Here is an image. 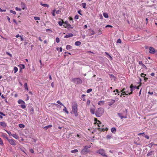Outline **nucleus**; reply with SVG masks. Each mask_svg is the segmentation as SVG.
Returning <instances> with one entry per match:
<instances>
[{"label": "nucleus", "instance_id": "f257e3e1", "mask_svg": "<svg viewBox=\"0 0 157 157\" xmlns=\"http://www.w3.org/2000/svg\"><path fill=\"white\" fill-rule=\"evenodd\" d=\"M77 107L78 104L77 102L75 101H74L72 103V111L73 113H74L75 116L77 117L78 116V114L77 113Z\"/></svg>", "mask_w": 157, "mask_h": 157}, {"label": "nucleus", "instance_id": "f03ea898", "mask_svg": "<svg viewBox=\"0 0 157 157\" xmlns=\"http://www.w3.org/2000/svg\"><path fill=\"white\" fill-rule=\"evenodd\" d=\"M103 113V109L101 108H99L97 109L95 114L97 117H101Z\"/></svg>", "mask_w": 157, "mask_h": 157}, {"label": "nucleus", "instance_id": "7ed1b4c3", "mask_svg": "<svg viewBox=\"0 0 157 157\" xmlns=\"http://www.w3.org/2000/svg\"><path fill=\"white\" fill-rule=\"evenodd\" d=\"M96 152L101 155L103 156L106 157L107 156L105 153V151L103 149H100L96 151Z\"/></svg>", "mask_w": 157, "mask_h": 157}, {"label": "nucleus", "instance_id": "20e7f679", "mask_svg": "<svg viewBox=\"0 0 157 157\" xmlns=\"http://www.w3.org/2000/svg\"><path fill=\"white\" fill-rule=\"evenodd\" d=\"M72 81L77 84H80L82 83V80L79 78H75L72 79Z\"/></svg>", "mask_w": 157, "mask_h": 157}, {"label": "nucleus", "instance_id": "39448f33", "mask_svg": "<svg viewBox=\"0 0 157 157\" xmlns=\"http://www.w3.org/2000/svg\"><path fill=\"white\" fill-rule=\"evenodd\" d=\"M90 146H86L84 148L82 149L81 152V154H85L89 152L88 148H90Z\"/></svg>", "mask_w": 157, "mask_h": 157}, {"label": "nucleus", "instance_id": "423d86ee", "mask_svg": "<svg viewBox=\"0 0 157 157\" xmlns=\"http://www.w3.org/2000/svg\"><path fill=\"white\" fill-rule=\"evenodd\" d=\"M8 141L9 143L13 146H15L16 145V141L13 139H9Z\"/></svg>", "mask_w": 157, "mask_h": 157}, {"label": "nucleus", "instance_id": "0eeeda50", "mask_svg": "<svg viewBox=\"0 0 157 157\" xmlns=\"http://www.w3.org/2000/svg\"><path fill=\"white\" fill-rule=\"evenodd\" d=\"M128 111L127 109H125V116L122 115V114L120 113H118L117 114L118 116L121 118V119H122L123 118H127V114Z\"/></svg>", "mask_w": 157, "mask_h": 157}, {"label": "nucleus", "instance_id": "6e6552de", "mask_svg": "<svg viewBox=\"0 0 157 157\" xmlns=\"http://www.w3.org/2000/svg\"><path fill=\"white\" fill-rule=\"evenodd\" d=\"M130 91L131 92L128 93V94L129 95L132 94V93L133 91L136 88H137V86H133L132 84H131L130 86Z\"/></svg>", "mask_w": 157, "mask_h": 157}, {"label": "nucleus", "instance_id": "1a4fd4ad", "mask_svg": "<svg viewBox=\"0 0 157 157\" xmlns=\"http://www.w3.org/2000/svg\"><path fill=\"white\" fill-rule=\"evenodd\" d=\"M149 53L151 54H154L156 52L155 49L153 47H151L149 48Z\"/></svg>", "mask_w": 157, "mask_h": 157}, {"label": "nucleus", "instance_id": "9d476101", "mask_svg": "<svg viewBox=\"0 0 157 157\" xmlns=\"http://www.w3.org/2000/svg\"><path fill=\"white\" fill-rule=\"evenodd\" d=\"M88 30L89 33L87 34L88 36H92L95 34L94 31L92 29H90Z\"/></svg>", "mask_w": 157, "mask_h": 157}, {"label": "nucleus", "instance_id": "9b49d317", "mask_svg": "<svg viewBox=\"0 0 157 157\" xmlns=\"http://www.w3.org/2000/svg\"><path fill=\"white\" fill-rule=\"evenodd\" d=\"M63 26L65 28H67L68 29H72L73 27H72L71 25L70 24H67V25H63Z\"/></svg>", "mask_w": 157, "mask_h": 157}, {"label": "nucleus", "instance_id": "f8f14e48", "mask_svg": "<svg viewBox=\"0 0 157 157\" xmlns=\"http://www.w3.org/2000/svg\"><path fill=\"white\" fill-rule=\"evenodd\" d=\"M73 36V35L72 33H69L67 34H66V35L64 36V37L65 38H68L70 37Z\"/></svg>", "mask_w": 157, "mask_h": 157}, {"label": "nucleus", "instance_id": "ddd939ff", "mask_svg": "<svg viewBox=\"0 0 157 157\" xmlns=\"http://www.w3.org/2000/svg\"><path fill=\"white\" fill-rule=\"evenodd\" d=\"M21 6L23 10L27 9L25 4L23 2H21Z\"/></svg>", "mask_w": 157, "mask_h": 157}, {"label": "nucleus", "instance_id": "4468645a", "mask_svg": "<svg viewBox=\"0 0 157 157\" xmlns=\"http://www.w3.org/2000/svg\"><path fill=\"white\" fill-rule=\"evenodd\" d=\"M96 119H97L95 118V123L96 124H98V126L99 127H101V122L97 120L96 121V120H95Z\"/></svg>", "mask_w": 157, "mask_h": 157}, {"label": "nucleus", "instance_id": "2eb2a0df", "mask_svg": "<svg viewBox=\"0 0 157 157\" xmlns=\"http://www.w3.org/2000/svg\"><path fill=\"white\" fill-rule=\"evenodd\" d=\"M0 125L2 126L3 127H6V124L5 122L3 121L0 122Z\"/></svg>", "mask_w": 157, "mask_h": 157}, {"label": "nucleus", "instance_id": "dca6fc26", "mask_svg": "<svg viewBox=\"0 0 157 157\" xmlns=\"http://www.w3.org/2000/svg\"><path fill=\"white\" fill-rule=\"evenodd\" d=\"M115 102L114 100H111V101L108 102V105L109 106H111L113 105Z\"/></svg>", "mask_w": 157, "mask_h": 157}, {"label": "nucleus", "instance_id": "f3484780", "mask_svg": "<svg viewBox=\"0 0 157 157\" xmlns=\"http://www.w3.org/2000/svg\"><path fill=\"white\" fill-rule=\"evenodd\" d=\"M95 108H91L90 109V112L92 114H94L95 113Z\"/></svg>", "mask_w": 157, "mask_h": 157}, {"label": "nucleus", "instance_id": "a211bd4d", "mask_svg": "<svg viewBox=\"0 0 157 157\" xmlns=\"http://www.w3.org/2000/svg\"><path fill=\"white\" fill-rule=\"evenodd\" d=\"M98 129H100V130H101L102 131H107L108 130V129L107 128H101V127H99Z\"/></svg>", "mask_w": 157, "mask_h": 157}, {"label": "nucleus", "instance_id": "6ab92c4d", "mask_svg": "<svg viewBox=\"0 0 157 157\" xmlns=\"http://www.w3.org/2000/svg\"><path fill=\"white\" fill-rule=\"evenodd\" d=\"M17 102L19 104H21V105L23 104H25V102L21 99H19L18 101Z\"/></svg>", "mask_w": 157, "mask_h": 157}, {"label": "nucleus", "instance_id": "aec40b11", "mask_svg": "<svg viewBox=\"0 0 157 157\" xmlns=\"http://www.w3.org/2000/svg\"><path fill=\"white\" fill-rule=\"evenodd\" d=\"M139 63L140 65L142 66L143 68H146V67L143 63L142 61H139Z\"/></svg>", "mask_w": 157, "mask_h": 157}, {"label": "nucleus", "instance_id": "412c9836", "mask_svg": "<svg viewBox=\"0 0 157 157\" xmlns=\"http://www.w3.org/2000/svg\"><path fill=\"white\" fill-rule=\"evenodd\" d=\"M29 109L30 110V112L31 113H33L34 112V109L32 106H30L29 107Z\"/></svg>", "mask_w": 157, "mask_h": 157}, {"label": "nucleus", "instance_id": "4be33fe9", "mask_svg": "<svg viewBox=\"0 0 157 157\" xmlns=\"http://www.w3.org/2000/svg\"><path fill=\"white\" fill-rule=\"evenodd\" d=\"M111 131L113 133H115L116 131V129L115 128L113 127L111 128Z\"/></svg>", "mask_w": 157, "mask_h": 157}, {"label": "nucleus", "instance_id": "5701e85b", "mask_svg": "<svg viewBox=\"0 0 157 157\" xmlns=\"http://www.w3.org/2000/svg\"><path fill=\"white\" fill-rule=\"evenodd\" d=\"M153 151H149L147 155V156H149L151 155H152L153 153Z\"/></svg>", "mask_w": 157, "mask_h": 157}, {"label": "nucleus", "instance_id": "b1692460", "mask_svg": "<svg viewBox=\"0 0 157 157\" xmlns=\"http://www.w3.org/2000/svg\"><path fill=\"white\" fill-rule=\"evenodd\" d=\"M2 136L4 138H5L7 140L9 139L7 137V135L6 133H3Z\"/></svg>", "mask_w": 157, "mask_h": 157}, {"label": "nucleus", "instance_id": "393cba45", "mask_svg": "<svg viewBox=\"0 0 157 157\" xmlns=\"http://www.w3.org/2000/svg\"><path fill=\"white\" fill-rule=\"evenodd\" d=\"M40 4L42 6L45 7H48L49 6L47 4H43L42 2L40 3Z\"/></svg>", "mask_w": 157, "mask_h": 157}, {"label": "nucleus", "instance_id": "a878e982", "mask_svg": "<svg viewBox=\"0 0 157 157\" xmlns=\"http://www.w3.org/2000/svg\"><path fill=\"white\" fill-rule=\"evenodd\" d=\"M63 106L64 107V109H63V111L65 112L67 114H68L69 112L67 110L66 107L64 105V106Z\"/></svg>", "mask_w": 157, "mask_h": 157}, {"label": "nucleus", "instance_id": "bb28decb", "mask_svg": "<svg viewBox=\"0 0 157 157\" xmlns=\"http://www.w3.org/2000/svg\"><path fill=\"white\" fill-rule=\"evenodd\" d=\"M24 87L25 90L28 91L29 89L28 87L27 84V83H25L24 84Z\"/></svg>", "mask_w": 157, "mask_h": 157}, {"label": "nucleus", "instance_id": "cd10ccee", "mask_svg": "<svg viewBox=\"0 0 157 157\" xmlns=\"http://www.w3.org/2000/svg\"><path fill=\"white\" fill-rule=\"evenodd\" d=\"M104 101H100L98 103V104L99 105H101L104 104Z\"/></svg>", "mask_w": 157, "mask_h": 157}, {"label": "nucleus", "instance_id": "c85d7f7f", "mask_svg": "<svg viewBox=\"0 0 157 157\" xmlns=\"http://www.w3.org/2000/svg\"><path fill=\"white\" fill-rule=\"evenodd\" d=\"M66 48L67 50L71 49L72 48V47L70 45H67L66 46Z\"/></svg>", "mask_w": 157, "mask_h": 157}, {"label": "nucleus", "instance_id": "c756f323", "mask_svg": "<svg viewBox=\"0 0 157 157\" xmlns=\"http://www.w3.org/2000/svg\"><path fill=\"white\" fill-rule=\"evenodd\" d=\"M12 136L16 139H17L18 138V136L16 134H13Z\"/></svg>", "mask_w": 157, "mask_h": 157}, {"label": "nucleus", "instance_id": "7c9ffc66", "mask_svg": "<svg viewBox=\"0 0 157 157\" xmlns=\"http://www.w3.org/2000/svg\"><path fill=\"white\" fill-rule=\"evenodd\" d=\"M81 43L79 41H77L75 42V44L76 46H79L81 45Z\"/></svg>", "mask_w": 157, "mask_h": 157}, {"label": "nucleus", "instance_id": "2f4dec72", "mask_svg": "<svg viewBox=\"0 0 157 157\" xmlns=\"http://www.w3.org/2000/svg\"><path fill=\"white\" fill-rule=\"evenodd\" d=\"M25 104H25H23L21 105V108L23 109H25L26 107Z\"/></svg>", "mask_w": 157, "mask_h": 157}, {"label": "nucleus", "instance_id": "473e14b6", "mask_svg": "<svg viewBox=\"0 0 157 157\" xmlns=\"http://www.w3.org/2000/svg\"><path fill=\"white\" fill-rule=\"evenodd\" d=\"M103 15L104 17L106 18H108L109 17L108 15L106 13H103Z\"/></svg>", "mask_w": 157, "mask_h": 157}, {"label": "nucleus", "instance_id": "72a5a7b5", "mask_svg": "<svg viewBox=\"0 0 157 157\" xmlns=\"http://www.w3.org/2000/svg\"><path fill=\"white\" fill-rule=\"evenodd\" d=\"M2 116H5L6 115L4 114L3 113L0 112V118L2 119Z\"/></svg>", "mask_w": 157, "mask_h": 157}, {"label": "nucleus", "instance_id": "f704fd0d", "mask_svg": "<svg viewBox=\"0 0 157 157\" xmlns=\"http://www.w3.org/2000/svg\"><path fill=\"white\" fill-rule=\"evenodd\" d=\"M52 127V125L51 124L49 125L48 126H46L44 127V128H46V129L48 128H50Z\"/></svg>", "mask_w": 157, "mask_h": 157}, {"label": "nucleus", "instance_id": "c9c22d12", "mask_svg": "<svg viewBox=\"0 0 157 157\" xmlns=\"http://www.w3.org/2000/svg\"><path fill=\"white\" fill-rule=\"evenodd\" d=\"M56 103L62 106H64V105L59 100L57 101Z\"/></svg>", "mask_w": 157, "mask_h": 157}, {"label": "nucleus", "instance_id": "e433bc0d", "mask_svg": "<svg viewBox=\"0 0 157 157\" xmlns=\"http://www.w3.org/2000/svg\"><path fill=\"white\" fill-rule=\"evenodd\" d=\"M86 4L85 3H83L82 4V6L84 8H86Z\"/></svg>", "mask_w": 157, "mask_h": 157}, {"label": "nucleus", "instance_id": "4c0bfd02", "mask_svg": "<svg viewBox=\"0 0 157 157\" xmlns=\"http://www.w3.org/2000/svg\"><path fill=\"white\" fill-rule=\"evenodd\" d=\"M85 94H82V96H81V97L83 99V100L84 101H85L86 100V98H85Z\"/></svg>", "mask_w": 157, "mask_h": 157}, {"label": "nucleus", "instance_id": "58836bf2", "mask_svg": "<svg viewBox=\"0 0 157 157\" xmlns=\"http://www.w3.org/2000/svg\"><path fill=\"white\" fill-rule=\"evenodd\" d=\"M78 151L77 149H75L71 151V152L72 153H75L77 152Z\"/></svg>", "mask_w": 157, "mask_h": 157}, {"label": "nucleus", "instance_id": "ea45409f", "mask_svg": "<svg viewBox=\"0 0 157 157\" xmlns=\"http://www.w3.org/2000/svg\"><path fill=\"white\" fill-rule=\"evenodd\" d=\"M17 71H18L17 68L16 67H14V73H16L17 72Z\"/></svg>", "mask_w": 157, "mask_h": 157}, {"label": "nucleus", "instance_id": "a19ab883", "mask_svg": "<svg viewBox=\"0 0 157 157\" xmlns=\"http://www.w3.org/2000/svg\"><path fill=\"white\" fill-rule=\"evenodd\" d=\"M19 126L21 128H24L25 127L24 125L22 124H19Z\"/></svg>", "mask_w": 157, "mask_h": 157}, {"label": "nucleus", "instance_id": "79ce46f5", "mask_svg": "<svg viewBox=\"0 0 157 157\" xmlns=\"http://www.w3.org/2000/svg\"><path fill=\"white\" fill-rule=\"evenodd\" d=\"M105 54H106V55L109 56V57H108V58H110L111 59H112V58L111 57V56L109 55V54L108 52H105Z\"/></svg>", "mask_w": 157, "mask_h": 157}, {"label": "nucleus", "instance_id": "37998d69", "mask_svg": "<svg viewBox=\"0 0 157 157\" xmlns=\"http://www.w3.org/2000/svg\"><path fill=\"white\" fill-rule=\"evenodd\" d=\"M19 66L21 67V69H24L25 67V65L22 64H20L19 65Z\"/></svg>", "mask_w": 157, "mask_h": 157}, {"label": "nucleus", "instance_id": "c03bdc74", "mask_svg": "<svg viewBox=\"0 0 157 157\" xmlns=\"http://www.w3.org/2000/svg\"><path fill=\"white\" fill-rule=\"evenodd\" d=\"M34 19L35 20H39L40 19V17H34Z\"/></svg>", "mask_w": 157, "mask_h": 157}, {"label": "nucleus", "instance_id": "a18cd8bd", "mask_svg": "<svg viewBox=\"0 0 157 157\" xmlns=\"http://www.w3.org/2000/svg\"><path fill=\"white\" fill-rule=\"evenodd\" d=\"M5 131L7 132V133L9 134V136H12V133L8 131L7 130H5Z\"/></svg>", "mask_w": 157, "mask_h": 157}, {"label": "nucleus", "instance_id": "49530a36", "mask_svg": "<svg viewBox=\"0 0 157 157\" xmlns=\"http://www.w3.org/2000/svg\"><path fill=\"white\" fill-rule=\"evenodd\" d=\"M154 144L153 143H151L149 144L148 146L150 148H151L152 147L153 145H154Z\"/></svg>", "mask_w": 157, "mask_h": 157}, {"label": "nucleus", "instance_id": "de8ad7c7", "mask_svg": "<svg viewBox=\"0 0 157 157\" xmlns=\"http://www.w3.org/2000/svg\"><path fill=\"white\" fill-rule=\"evenodd\" d=\"M10 13H12L14 14H16V12H15V11H13L12 10H10Z\"/></svg>", "mask_w": 157, "mask_h": 157}, {"label": "nucleus", "instance_id": "09e8293b", "mask_svg": "<svg viewBox=\"0 0 157 157\" xmlns=\"http://www.w3.org/2000/svg\"><path fill=\"white\" fill-rule=\"evenodd\" d=\"M92 91V89H89L87 90H86V92L87 93H90V92H91Z\"/></svg>", "mask_w": 157, "mask_h": 157}, {"label": "nucleus", "instance_id": "8fccbe9b", "mask_svg": "<svg viewBox=\"0 0 157 157\" xmlns=\"http://www.w3.org/2000/svg\"><path fill=\"white\" fill-rule=\"evenodd\" d=\"M122 93L121 94L122 95H123L125 97V96L124 95L125 94L126 95H127L128 94H126V93H127L128 92H122Z\"/></svg>", "mask_w": 157, "mask_h": 157}, {"label": "nucleus", "instance_id": "3c124183", "mask_svg": "<svg viewBox=\"0 0 157 157\" xmlns=\"http://www.w3.org/2000/svg\"><path fill=\"white\" fill-rule=\"evenodd\" d=\"M90 104V100H88L86 102V105L89 106Z\"/></svg>", "mask_w": 157, "mask_h": 157}, {"label": "nucleus", "instance_id": "603ef678", "mask_svg": "<svg viewBox=\"0 0 157 157\" xmlns=\"http://www.w3.org/2000/svg\"><path fill=\"white\" fill-rule=\"evenodd\" d=\"M58 24L60 26H61L63 25V22L62 21H59L58 22Z\"/></svg>", "mask_w": 157, "mask_h": 157}, {"label": "nucleus", "instance_id": "864d4df0", "mask_svg": "<svg viewBox=\"0 0 157 157\" xmlns=\"http://www.w3.org/2000/svg\"><path fill=\"white\" fill-rule=\"evenodd\" d=\"M117 43H121V40L120 39H119L117 40Z\"/></svg>", "mask_w": 157, "mask_h": 157}, {"label": "nucleus", "instance_id": "5fc2aeb1", "mask_svg": "<svg viewBox=\"0 0 157 157\" xmlns=\"http://www.w3.org/2000/svg\"><path fill=\"white\" fill-rule=\"evenodd\" d=\"M3 144V141L2 139L0 138V145H2Z\"/></svg>", "mask_w": 157, "mask_h": 157}, {"label": "nucleus", "instance_id": "6e6d98bb", "mask_svg": "<svg viewBox=\"0 0 157 157\" xmlns=\"http://www.w3.org/2000/svg\"><path fill=\"white\" fill-rule=\"evenodd\" d=\"M111 136L110 135H107L106 136V138L107 139H110L111 138Z\"/></svg>", "mask_w": 157, "mask_h": 157}, {"label": "nucleus", "instance_id": "4d7b16f0", "mask_svg": "<svg viewBox=\"0 0 157 157\" xmlns=\"http://www.w3.org/2000/svg\"><path fill=\"white\" fill-rule=\"evenodd\" d=\"M56 41L57 43H58L59 42V39L58 37H56Z\"/></svg>", "mask_w": 157, "mask_h": 157}, {"label": "nucleus", "instance_id": "13d9d810", "mask_svg": "<svg viewBox=\"0 0 157 157\" xmlns=\"http://www.w3.org/2000/svg\"><path fill=\"white\" fill-rule=\"evenodd\" d=\"M15 10L16 11H19L21 10V9L20 8L17 7L15 8Z\"/></svg>", "mask_w": 157, "mask_h": 157}, {"label": "nucleus", "instance_id": "bf43d9fd", "mask_svg": "<svg viewBox=\"0 0 157 157\" xmlns=\"http://www.w3.org/2000/svg\"><path fill=\"white\" fill-rule=\"evenodd\" d=\"M144 137L146 138H147V139H149V137L148 136H147L146 135H145V134H144Z\"/></svg>", "mask_w": 157, "mask_h": 157}, {"label": "nucleus", "instance_id": "052dcab7", "mask_svg": "<svg viewBox=\"0 0 157 157\" xmlns=\"http://www.w3.org/2000/svg\"><path fill=\"white\" fill-rule=\"evenodd\" d=\"M144 135V132H143V133H138V136H140V135H142L143 136Z\"/></svg>", "mask_w": 157, "mask_h": 157}, {"label": "nucleus", "instance_id": "680f3d73", "mask_svg": "<svg viewBox=\"0 0 157 157\" xmlns=\"http://www.w3.org/2000/svg\"><path fill=\"white\" fill-rule=\"evenodd\" d=\"M146 75L142 73L141 74V76L142 77H144Z\"/></svg>", "mask_w": 157, "mask_h": 157}, {"label": "nucleus", "instance_id": "e2e57ef3", "mask_svg": "<svg viewBox=\"0 0 157 157\" xmlns=\"http://www.w3.org/2000/svg\"><path fill=\"white\" fill-rule=\"evenodd\" d=\"M78 17H79L78 15H76L75 16V20H77L78 19Z\"/></svg>", "mask_w": 157, "mask_h": 157}, {"label": "nucleus", "instance_id": "0e129e2a", "mask_svg": "<svg viewBox=\"0 0 157 157\" xmlns=\"http://www.w3.org/2000/svg\"><path fill=\"white\" fill-rule=\"evenodd\" d=\"M64 25H67V24H68V22L67 21H65L63 23Z\"/></svg>", "mask_w": 157, "mask_h": 157}, {"label": "nucleus", "instance_id": "69168bd1", "mask_svg": "<svg viewBox=\"0 0 157 157\" xmlns=\"http://www.w3.org/2000/svg\"><path fill=\"white\" fill-rule=\"evenodd\" d=\"M105 28L107 27H110V28H112L113 26L112 25H106L105 27Z\"/></svg>", "mask_w": 157, "mask_h": 157}, {"label": "nucleus", "instance_id": "338daca9", "mask_svg": "<svg viewBox=\"0 0 157 157\" xmlns=\"http://www.w3.org/2000/svg\"><path fill=\"white\" fill-rule=\"evenodd\" d=\"M55 10H54L52 12V14L53 16H55Z\"/></svg>", "mask_w": 157, "mask_h": 157}, {"label": "nucleus", "instance_id": "774afa93", "mask_svg": "<svg viewBox=\"0 0 157 157\" xmlns=\"http://www.w3.org/2000/svg\"><path fill=\"white\" fill-rule=\"evenodd\" d=\"M0 11L1 12H6V10H2L0 7Z\"/></svg>", "mask_w": 157, "mask_h": 157}]
</instances>
